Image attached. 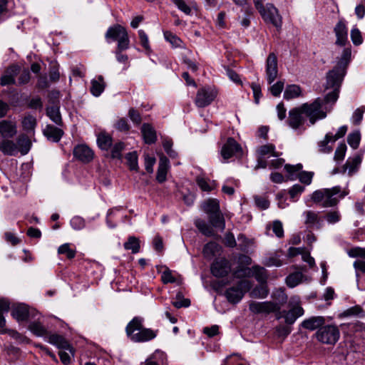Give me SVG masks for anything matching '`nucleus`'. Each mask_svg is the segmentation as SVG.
Listing matches in <instances>:
<instances>
[{"label":"nucleus","instance_id":"f257e3e1","mask_svg":"<svg viewBox=\"0 0 365 365\" xmlns=\"http://www.w3.org/2000/svg\"><path fill=\"white\" fill-rule=\"evenodd\" d=\"M326 117L327 112L322 108V101L320 98H317L312 103H305L299 107L292 108L289 111L287 123L293 130L304 131L306 118L309 119L310 125H313L317 120Z\"/></svg>","mask_w":365,"mask_h":365},{"label":"nucleus","instance_id":"f03ea898","mask_svg":"<svg viewBox=\"0 0 365 365\" xmlns=\"http://www.w3.org/2000/svg\"><path fill=\"white\" fill-rule=\"evenodd\" d=\"M351 48H344L336 65L327 73L325 88H332L333 90L325 96L324 100L321 99L322 104L324 102L325 103H334L337 101L339 89L351 60Z\"/></svg>","mask_w":365,"mask_h":365},{"label":"nucleus","instance_id":"7ed1b4c3","mask_svg":"<svg viewBox=\"0 0 365 365\" xmlns=\"http://www.w3.org/2000/svg\"><path fill=\"white\" fill-rule=\"evenodd\" d=\"M348 194L349 190H342L340 186H334L316 190L312 195V200L323 207H330L336 206Z\"/></svg>","mask_w":365,"mask_h":365},{"label":"nucleus","instance_id":"20e7f679","mask_svg":"<svg viewBox=\"0 0 365 365\" xmlns=\"http://www.w3.org/2000/svg\"><path fill=\"white\" fill-rule=\"evenodd\" d=\"M143 318L135 317L126 326L125 331L129 339L134 342H145L153 339L157 331L143 327Z\"/></svg>","mask_w":365,"mask_h":365},{"label":"nucleus","instance_id":"39448f33","mask_svg":"<svg viewBox=\"0 0 365 365\" xmlns=\"http://www.w3.org/2000/svg\"><path fill=\"white\" fill-rule=\"evenodd\" d=\"M105 38L108 43L117 41L119 48H128L130 39L125 27L120 24L110 26L105 34Z\"/></svg>","mask_w":365,"mask_h":365},{"label":"nucleus","instance_id":"423d86ee","mask_svg":"<svg viewBox=\"0 0 365 365\" xmlns=\"http://www.w3.org/2000/svg\"><path fill=\"white\" fill-rule=\"evenodd\" d=\"M255 155L257 164L254 169L255 170H257L260 168L264 169L268 166L267 158L271 156L278 158L282 155V153L276 151V148L274 144L267 143L257 147Z\"/></svg>","mask_w":365,"mask_h":365},{"label":"nucleus","instance_id":"0eeeda50","mask_svg":"<svg viewBox=\"0 0 365 365\" xmlns=\"http://www.w3.org/2000/svg\"><path fill=\"white\" fill-rule=\"evenodd\" d=\"M249 309L253 314H268L270 313H275L276 318L277 319L282 318V312L280 311V306L274 302H251L249 305Z\"/></svg>","mask_w":365,"mask_h":365},{"label":"nucleus","instance_id":"6e6552de","mask_svg":"<svg viewBox=\"0 0 365 365\" xmlns=\"http://www.w3.org/2000/svg\"><path fill=\"white\" fill-rule=\"evenodd\" d=\"M316 336L323 344H335L339 339L340 331L336 325H325L318 329Z\"/></svg>","mask_w":365,"mask_h":365},{"label":"nucleus","instance_id":"1a4fd4ad","mask_svg":"<svg viewBox=\"0 0 365 365\" xmlns=\"http://www.w3.org/2000/svg\"><path fill=\"white\" fill-rule=\"evenodd\" d=\"M289 311H281L282 317L284 318L285 323L291 325L294 323L297 319L304 314V309L300 306V299L297 296H293L289 301Z\"/></svg>","mask_w":365,"mask_h":365},{"label":"nucleus","instance_id":"9d476101","mask_svg":"<svg viewBox=\"0 0 365 365\" xmlns=\"http://www.w3.org/2000/svg\"><path fill=\"white\" fill-rule=\"evenodd\" d=\"M251 287L252 284L249 281L242 280L237 283V286L227 289L225 292V297L230 303H238Z\"/></svg>","mask_w":365,"mask_h":365},{"label":"nucleus","instance_id":"9b49d317","mask_svg":"<svg viewBox=\"0 0 365 365\" xmlns=\"http://www.w3.org/2000/svg\"><path fill=\"white\" fill-rule=\"evenodd\" d=\"M259 14L266 23L271 24L277 29H281L282 17L278 9L272 4H267Z\"/></svg>","mask_w":365,"mask_h":365},{"label":"nucleus","instance_id":"f8f14e48","mask_svg":"<svg viewBox=\"0 0 365 365\" xmlns=\"http://www.w3.org/2000/svg\"><path fill=\"white\" fill-rule=\"evenodd\" d=\"M217 95V92L214 88L202 87L197 92L195 103L198 108H205L212 103Z\"/></svg>","mask_w":365,"mask_h":365},{"label":"nucleus","instance_id":"ddd939ff","mask_svg":"<svg viewBox=\"0 0 365 365\" xmlns=\"http://www.w3.org/2000/svg\"><path fill=\"white\" fill-rule=\"evenodd\" d=\"M9 307L10 304L8 300L0 299V333H8L12 338L21 341L24 336L19 332L15 330L6 329V319L4 317V314L9 312Z\"/></svg>","mask_w":365,"mask_h":365},{"label":"nucleus","instance_id":"4468645a","mask_svg":"<svg viewBox=\"0 0 365 365\" xmlns=\"http://www.w3.org/2000/svg\"><path fill=\"white\" fill-rule=\"evenodd\" d=\"M278 67H277V58L274 53L269 54L266 61V76L267 81L269 84H271L277 77Z\"/></svg>","mask_w":365,"mask_h":365},{"label":"nucleus","instance_id":"2eb2a0df","mask_svg":"<svg viewBox=\"0 0 365 365\" xmlns=\"http://www.w3.org/2000/svg\"><path fill=\"white\" fill-rule=\"evenodd\" d=\"M241 150L240 145L233 138H228L221 149V155L227 160Z\"/></svg>","mask_w":365,"mask_h":365},{"label":"nucleus","instance_id":"dca6fc26","mask_svg":"<svg viewBox=\"0 0 365 365\" xmlns=\"http://www.w3.org/2000/svg\"><path fill=\"white\" fill-rule=\"evenodd\" d=\"M230 271V263L225 259H216L211 266V272L217 277H224L227 275Z\"/></svg>","mask_w":365,"mask_h":365},{"label":"nucleus","instance_id":"f3484780","mask_svg":"<svg viewBox=\"0 0 365 365\" xmlns=\"http://www.w3.org/2000/svg\"><path fill=\"white\" fill-rule=\"evenodd\" d=\"M75 158L83 163H88L93 158L92 150L86 145H78L73 149Z\"/></svg>","mask_w":365,"mask_h":365},{"label":"nucleus","instance_id":"a211bd4d","mask_svg":"<svg viewBox=\"0 0 365 365\" xmlns=\"http://www.w3.org/2000/svg\"><path fill=\"white\" fill-rule=\"evenodd\" d=\"M362 161V157L360 155H356L352 158H349L343 166V173H346L349 176H352L356 173L359 169Z\"/></svg>","mask_w":365,"mask_h":365},{"label":"nucleus","instance_id":"6ab92c4d","mask_svg":"<svg viewBox=\"0 0 365 365\" xmlns=\"http://www.w3.org/2000/svg\"><path fill=\"white\" fill-rule=\"evenodd\" d=\"M305 217L304 223L308 228L320 229L322 226L323 220L319 216V213L307 210L304 212Z\"/></svg>","mask_w":365,"mask_h":365},{"label":"nucleus","instance_id":"aec40b11","mask_svg":"<svg viewBox=\"0 0 365 365\" xmlns=\"http://www.w3.org/2000/svg\"><path fill=\"white\" fill-rule=\"evenodd\" d=\"M48 341L56 346L60 349L68 350L70 353L73 352V348L68 341L65 339V338L61 335L53 334H48L47 336Z\"/></svg>","mask_w":365,"mask_h":365},{"label":"nucleus","instance_id":"412c9836","mask_svg":"<svg viewBox=\"0 0 365 365\" xmlns=\"http://www.w3.org/2000/svg\"><path fill=\"white\" fill-rule=\"evenodd\" d=\"M17 133L16 125L11 120L0 122V134L3 138H13Z\"/></svg>","mask_w":365,"mask_h":365},{"label":"nucleus","instance_id":"4be33fe9","mask_svg":"<svg viewBox=\"0 0 365 365\" xmlns=\"http://www.w3.org/2000/svg\"><path fill=\"white\" fill-rule=\"evenodd\" d=\"M169 168V160L164 156L161 155L159 160L158 168L157 170L156 180L158 182L163 183L166 180V176Z\"/></svg>","mask_w":365,"mask_h":365},{"label":"nucleus","instance_id":"5701e85b","mask_svg":"<svg viewBox=\"0 0 365 365\" xmlns=\"http://www.w3.org/2000/svg\"><path fill=\"white\" fill-rule=\"evenodd\" d=\"M324 324V317L322 316H317L312 317L309 319L304 320L302 322L301 326L306 329L313 331L314 329H319L320 327H323Z\"/></svg>","mask_w":365,"mask_h":365},{"label":"nucleus","instance_id":"b1692460","mask_svg":"<svg viewBox=\"0 0 365 365\" xmlns=\"http://www.w3.org/2000/svg\"><path fill=\"white\" fill-rule=\"evenodd\" d=\"M11 315L18 322L26 321L29 317V308L23 304H16L12 307Z\"/></svg>","mask_w":365,"mask_h":365},{"label":"nucleus","instance_id":"393cba45","mask_svg":"<svg viewBox=\"0 0 365 365\" xmlns=\"http://www.w3.org/2000/svg\"><path fill=\"white\" fill-rule=\"evenodd\" d=\"M334 32L336 36V43L339 46H344L347 41V28L346 25L339 21L334 28Z\"/></svg>","mask_w":365,"mask_h":365},{"label":"nucleus","instance_id":"a878e982","mask_svg":"<svg viewBox=\"0 0 365 365\" xmlns=\"http://www.w3.org/2000/svg\"><path fill=\"white\" fill-rule=\"evenodd\" d=\"M19 66L16 65L10 66L7 69L6 73L1 78V85L7 86L10 84H14L15 76L19 71Z\"/></svg>","mask_w":365,"mask_h":365},{"label":"nucleus","instance_id":"bb28decb","mask_svg":"<svg viewBox=\"0 0 365 365\" xmlns=\"http://www.w3.org/2000/svg\"><path fill=\"white\" fill-rule=\"evenodd\" d=\"M141 133L145 143L153 144L156 141L155 130L150 124L144 123L141 127Z\"/></svg>","mask_w":365,"mask_h":365},{"label":"nucleus","instance_id":"cd10ccee","mask_svg":"<svg viewBox=\"0 0 365 365\" xmlns=\"http://www.w3.org/2000/svg\"><path fill=\"white\" fill-rule=\"evenodd\" d=\"M0 150L6 155H15L18 151V145L11 140H3L0 142Z\"/></svg>","mask_w":365,"mask_h":365},{"label":"nucleus","instance_id":"c85d7f7f","mask_svg":"<svg viewBox=\"0 0 365 365\" xmlns=\"http://www.w3.org/2000/svg\"><path fill=\"white\" fill-rule=\"evenodd\" d=\"M91 84L90 91L96 97L101 96L106 87V83L102 76H98L96 78L91 80Z\"/></svg>","mask_w":365,"mask_h":365},{"label":"nucleus","instance_id":"c756f323","mask_svg":"<svg viewBox=\"0 0 365 365\" xmlns=\"http://www.w3.org/2000/svg\"><path fill=\"white\" fill-rule=\"evenodd\" d=\"M43 133L48 139L53 142H58L63 135V131L59 128L47 125L43 130Z\"/></svg>","mask_w":365,"mask_h":365},{"label":"nucleus","instance_id":"7c9ffc66","mask_svg":"<svg viewBox=\"0 0 365 365\" xmlns=\"http://www.w3.org/2000/svg\"><path fill=\"white\" fill-rule=\"evenodd\" d=\"M333 144L332 133H327L325 135L324 138L318 142V150L322 153H330L333 150Z\"/></svg>","mask_w":365,"mask_h":365},{"label":"nucleus","instance_id":"2f4dec72","mask_svg":"<svg viewBox=\"0 0 365 365\" xmlns=\"http://www.w3.org/2000/svg\"><path fill=\"white\" fill-rule=\"evenodd\" d=\"M97 143L101 150H108L113 144L112 136L106 132H101L98 135Z\"/></svg>","mask_w":365,"mask_h":365},{"label":"nucleus","instance_id":"473e14b6","mask_svg":"<svg viewBox=\"0 0 365 365\" xmlns=\"http://www.w3.org/2000/svg\"><path fill=\"white\" fill-rule=\"evenodd\" d=\"M209 222L212 227L223 231L225 228V222L221 212L213 213L208 215Z\"/></svg>","mask_w":365,"mask_h":365},{"label":"nucleus","instance_id":"72a5a7b5","mask_svg":"<svg viewBox=\"0 0 365 365\" xmlns=\"http://www.w3.org/2000/svg\"><path fill=\"white\" fill-rule=\"evenodd\" d=\"M302 96V88L299 86L292 84L288 85L284 92V98L289 101Z\"/></svg>","mask_w":365,"mask_h":365},{"label":"nucleus","instance_id":"f704fd0d","mask_svg":"<svg viewBox=\"0 0 365 365\" xmlns=\"http://www.w3.org/2000/svg\"><path fill=\"white\" fill-rule=\"evenodd\" d=\"M350 317H365V312L359 305H356L346 309L339 314L340 318Z\"/></svg>","mask_w":365,"mask_h":365},{"label":"nucleus","instance_id":"c9c22d12","mask_svg":"<svg viewBox=\"0 0 365 365\" xmlns=\"http://www.w3.org/2000/svg\"><path fill=\"white\" fill-rule=\"evenodd\" d=\"M195 225L204 235L211 237L215 235L212 227L208 225L205 220L197 219L195 220Z\"/></svg>","mask_w":365,"mask_h":365},{"label":"nucleus","instance_id":"e433bc0d","mask_svg":"<svg viewBox=\"0 0 365 365\" xmlns=\"http://www.w3.org/2000/svg\"><path fill=\"white\" fill-rule=\"evenodd\" d=\"M202 209L208 215L220 212L219 202L216 199H209L204 202Z\"/></svg>","mask_w":365,"mask_h":365},{"label":"nucleus","instance_id":"4c0bfd02","mask_svg":"<svg viewBox=\"0 0 365 365\" xmlns=\"http://www.w3.org/2000/svg\"><path fill=\"white\" fill-rule=\"evenodd\" d=\"M16 144L18 145L19 151H20L22 155L28 153L31 145V140L26 135H19L17 139Z\"/></svg>","mask_w":365,"mask_h":365},{"label":"nucleus","instance_id":"58836bf2","mask_svg":"<svg viewBox=\"0 0 365 365\" xmlns=\"http://www.w3.org/2000/svg\"><path fill=\"white\" fill-rule=\"evenodd\" d=\"M29 330L37 336H48L47 329L45 327L39 322H31L29 326Z\"/></svg>","mask_w":365,"mask_h":365},{"label":"nucleus","instance_id":"ea45409f","mask_svg":"<svg viewBox=\"0 0 365 365\" xmlns=\"http://www.w3.org/2000/svg\"><path fill=\"white\" fill-rule=\"evenodd\" d=\"M302 165L301 163H298L294 165L289 164L284 165V170L288 174L287 178L290 180H296L298 178V174L302 170Z\"/></svg>","mask_w":365,"mask_h":365},{"label":"nucleus","instance_id":"a19ab883","mask_svg":"<svg viewBox=\"0 0 365 365\" xmlns=\"http://www.w3.org/2000/svg\"><path fill=\"white\" fill-rule=\"evenodd\" d=\"M47 115L49 118L58 125H62V118L59 108L56 106H51L46 110Z\"/></svg>","mask_w":365,"mask_h":365},{"label":"nucleus","instance_id":"79ce46f5","mask_svg":"<svg viewBox=\"0 0 365 365\" xmlns=\"http://www.w3.org/2000/svg\"><path fill=\"white\" fill-rule=\"evenodd\" d=\"M220 250L218 244L214 242L207 243L203 247V255L207 258L213 257Z\"/></svg>","mask_w":365,"mask_h":365},{"label":"nucleus","instance_id":"37998d69","mask_svg":"<svg viewBox=\"0 0 365 365\" xmlns=\"http://www.w3.org/2000/svg\"><path fill=\"white\" fill-rule=\"evenodd\" d=\"M272 297L275 302L274 303L278 304L280 307L284 304L288 299V297L286 294L284 290L282 288L277 289L272 292Z\"/></svg>","mask_w":365,"mask_h":365},{"label":"nucleus","instance_id":"c03bdc74","mask_svg":"<svg viewBox=\"0 0 365 365\" xmlns=\"http://www.w3.org/2000/svg\"><path fill=\"white\" fill-rule=\"evenodd\" d=\"M252 276H255V279L261 284H265L267 280L266 269L259 266H253Z\"/></svg>","mask_w":365,"mask_h":365},{"label":"nucleus","instance_id":"a18cd8bd","mask_svg":"<svg viewBox=\"0 0 365 365\" xmlns=\"http://www.w3.org/2000/svg\"><path fill=\"white\" fill-rule=\"evenodd\" d=\"M36 125V119L31 115H26L22 120V126L26 132H32Z\"/></svg>","mask_w":365,"mask_h":365},{"label":"nucleus","instance_id":"49530a36","mask_svg":"<svg viewBox=\"0 0 365 365\" xmlns=\"http://www.w3.org/2000/svg\"><path fill=\"white\" fill-rule=\"evenodd\" d=\"M303 274L299 272L290 274L286 279V283L289 287H294L297 286L302 280Z\"/></svg>","mask_w":365,"mask_h":365},{"label":"nucleus","instance_id":"de8ad7c7","mask_svg":"<svg viewBox=\"0 0 365 365\" xmlns=\"http://www.w3.org/2000/svg\"><path fill=\"white\" fill-rule=\"evenodd\" d=\"M124 248L127 250H131L133 253H138L140 250V243L138 238L130 237L127 242L124 243Z\"/></svg>","mask_w":365,"mask_h":365},{"label":"nucleus","instance_id":"09e8293b","mask_svg":"<svg viewBox=\"0 0 365 365\" xmlns=\"http://www.w3.org/2000/svg\"><path fill=\"white\" fill-rule=\"evenodd\" d=\"M269 294V289L266 284H261L253 289L252 291V295L257 298L264 299L267 297Z\"/></svg>","mask_w":365,"mask_h":365},{"label":"nucleus","instance_id":"8fccbe9b","mask_svg":"<svg viewBox=\"0 0 365 365\" xmlns=\"http://www.w3.org/2000/svg\"><path fill=\"white\" fill-rule=\"evenodd\" d=\"M110 149V157L112 158L120 159L122 157V152L125 149V144L121 141H118L115 143Z\"/></svg>","mask_w":365,"mask_h":365},{"label":"nucleus","instance_id":"3c124183","mask_svg":"<svg viewBox=\"0 0 365 365\" xmlns=\"http://www.w3.org/2000/svg\"><path fill=\"white\" fill-rule=\"evenodd\" d=\"M360 140L361 135L359 131L352 132L347 137V142L353 149H356L359 147Z\"/></svg>","mask_w":365,"mask_h":365},{"label":"nucleus","instance_id":"603ef678","mask_svg":"<svg viewBox=\"0 0 365 365\" xmlns=\"http://www.w3.org/2000/svg\"><path fill=\"white\" fill-rule=\"evenodd\" d=\"M58 253L59 255H65L69 259L74 258L76 256V250L71 249L68 243L61 245L58 249Z\"/></svg>","mask_w":365,"mask_h":365},{"label":"nucleus","instance_id":"864d4df0","mask_svg":"<svg viewBox=\"0 0 365 365\" xmlns=\"http://www.w3.org/2000/svg\"><path fill=\"white\" fill-rule=\"evenodd\" d=\"M264 264L267 267L276 266L279 267L282 265V262L279 259V256L277 254H272L267 256L263 262Z\"/></svg>","mask_w":365,"mask_h":365},{"label":"nucleus","instance_id":"5fc2aeb1","mask_svg":"<svg viewBox=\"0 0 365 365\" xmlns=\"http://www.w3.org/2000/svg\"><path fill=\"white\" fill-rule=\"evenodd\" d=\"M346 145L344 143H339L335 150L334 160L336 162H341L344 159L346 152Z\"/></svg>","mask_w":365,"mask_h":365},{"label":"nucleus","instance_id":"6e6d98bb","mask_svg":"<svg viewBox=\"0 0 365 365\" xmlns=\"http://www.w3.org/2000/svg\"><path fill=\"white\" fill-rule=\"evenodd\" d=\"M125 159L127 160L128 165L131 170L137 171L138 169V156L135 152L128 153Z\"/></svg>","mask_w":365,"mask_h":365},{"label":"nucleus","instance_id":"4d7b16f0","mask_svg":"<svg viewBox=\"0 0 365 365\" xmlns=\"http://www.w3.org/2000/svg\"><path fill=\"white\" fill-rule=\"evenodd\" d=\"M164 37L173 47L178 48L181 46L182 41L176 35L170 31L164 32Z\"/></svg>","mask_w":365,"mask_h":365},{"label":"nucleus","instance_id":"13d9d810","mask_svg":"<svg viewBox=\"0 0 365 365\" xmlns=\"http://www.w3.org/2000/svg\"><path fill=\"white\" fill-rule=\"evenodd\" d=\"M324 218L329 224H335L340 221L341 214L339 210H331L325 215Z\"/></svg>","mask_w":365,"mask_h":365},{"label":"nucleus","instance_id":"bf43d9fd","mask_svg":"<svg viewBox=\"0 0 365 365\" xmlns=\"http://www.w3.org/2000/svg\"><path fill=\"white\" fill-rule=\"evenodd\" d=\"M314 176L313 172L308 171H300L298 174V179L299 181L305 185H310L312 181V178Z\"/></svg>","mask_w":365,"mask_h":365},{"label":"nucleus","instance_id":"052dcab7","mask_svg":"<svg viewBox=\"0 0 365 365\" xmlns=\"http://www.w3.org/2000/svg\"><path fill=\"white\" fill-rule=\"evenodd\" d=\"M364 111L365 106H361L354 110L351 117V120L354 124L359 125L361 122Z\"/></svg>","mask_w":365,"mask_h":365},{"label":"nucleus","instance_id":"680f3d73","mask_svg":"<svg viewBox=\"0 0 365 365\" xmlns=\"http://www.w3.org/2000/svg\"><path fill=\"white\" fill-rule=\"evenodd\" d=\"M71 226L73 229L76 230H82L86 226L85 220L83 217L79 216L73 217L70 222Z\"/></svg>","mask_w":365,"mask_h":365},{"label":"nucleus","instance_id":"e2e57ef3","mask_svg":"<svg viewBox=\"0 0 365 365\" xmlns=\"http://www.w3.org/2000/svg\"><path fill=\"white\" fill-rule=\"evenodd\" d=\"M115 128L120 132H128L130 130V125L125 118H119L115 123Z\"/></svg>","mask_w":365,"mask_h":365},{"label":"nucleus","instance_id":"0e129e2a","mask_svg":"<svg viewBox=\"0 0 365 365\" xmlns=\"http://www.w3.org/2000/svg\"><path fill=\"white\" fill-rule=\"evenodd\" d=\"M271 227L272 232L277 237L281 238L284 236V229L282 223L279 220L274 221Z\"/></svg>","mask_w":365,"mask_h":365},{"label":"nucleus","instance_id":"69168bd1","mask_svg":"<svg viewBox=\"0 0 365 365\" xmlns=\"http://www.w3.org/2000/svg\"><path fill=\"white\" fill-rule=\"evenodd\" d=\"M304 190V186L300 185L299 184H296L290 188V190H289V194L292 200L295 201V198H297L299 195H301V193H302Z\"/></svg>","mask_w":365,"mask_h":365},{"label":"nucleus","instance_id":"338daca9","mask_svg":"<svg viewBox=\"0 0 365 365\" xmlns=\"http://www.w3.org/2000/svg\"><path fill=\"white\" fill-rule=\"evenodd\" d=\"M173 2L179 10L185 14L190 15L191 14V8L185 3L184 0H173Z\"/></svg>","mask_w":365,"mask_h":365},{"label":"nucleus","instance_id":"774afa93","mask_svg":"<svg viewBox=\"0 0 365 365\" xmlns=\"http://www.w3.org/2000/svg\"><path fill=\"white\" fill-rule=\"evenodd\" d=\"M351 38L353 43L356 46H359L362 43L363 38L361 36V31L356 29L354 28L351 31Z\"/></svg>","mask_w":365,"mask_h":365}]
</instances>
